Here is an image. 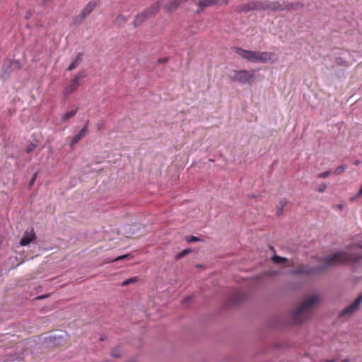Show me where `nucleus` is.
Returning <instances> with one entry per match:
<instances>
[{
  "mask_svg": "<svg viewBox=\"0 0 362 362\" xmlns=\"http://www.w3.org/2000/svg\"><path fill=\"white\" fill-rule=\"evenodd\" d=\"M187 0H170L169 3L165 4L163 7L166 12H172L175 11L182 4Z\"/></svg>",
  "mask_w": 362,
  "mask_h": 362,
  "instance_id": "obj_15",
  "label": "nucleus"
},
{
  "mask_svg": "<svg viewBox=\"0 0 362 362\" xmlns=\"http://www.w3.org/2000/svg\"><path fill=\"white\" fill-rule=\"evenodd\" d=\"M275 54L268 52H257L256 62L267 63L268 62H274Z\"/></svg>",
  "mask_w": 362,
  "mask_h": 362,
  "instance_id": "obj_11",
  "label": "nucleus"
},
{
  "mask_svg": "<svg viewBox=\"0 0 362 362\" xmlns=\"http://www.w3.org/2000/svg\"><path fill=\"white\" fill-rule=\"evenodd\" d=\"M36 238L35 233L34 232L33 229L30 230H26L22 238L20 241V245L21 246H26L28 244H30L32 241H33Z\"/></svg>",
  "mask_w": 362,
  "mask_h": 362,
  "instance_id": "obj_12",
  "label": "nucleus"
},
{
  "mask_svg": "<svg viewBox=\"0 0 362 362\" xmlns=\"http://www.w3.org/2000/svg\"><path fill=\"white\" fill-rule=\"evenodd\" d=\"M126 21H127V18L122 14L118 15L115 20V23L118 25H122V23H125Z\"/></svg>",
  "mask_w": 362,
  "mask_h": 362,
  "instance_id": "obj_21",
  "label": "nucleus"
},
{
  "mask_svg": "<svg viewBox=\"0 0 362 362\" xmlns=\"http://www.w3.org/2000/svg\"><path fill=\"white\" fill-rule=\"evenodd\" d=\"M346 169V166L344 165H339L335 170V173L337 175L341 174L344 170Z\"/></svg>",
  "mask_w": 362,
  "mask_h": 362,
  "instance_id": "obj_25",
  "label": "nucleus"
},
{
  "mask_svg": "<svg viewBox=\"0 0 362 362\" xmlns=\"http://www.w3.org/2000/svg\"><path fill=\"white\" fill-rule=\"evenodd\" d=\"M130 255H121L117 258H115L114 259V261H119V260H121V259H126V258H128Z\"/></svg>",
  "mask_w": 362,
  "mask_h": 362,
  "instance_id": "obj_32",
  "label": "nucleus"
},
{
  "mask_svg": "<svg viewBox=\"0 0 362 362\" xmlns=\"http://www.w3.org/2000/svg\"><path fill=\"white\" fill-rule=\"evenodd\" d=\"M283 213H284V208H282V207H279V208L277 209V210H276V214H277L278 216H281V215H282V214H283Z\"/></svg>",
  "mask_w": 362,
  "mask_h": 362,
  "instance_id": "obj_37",
  "label": "nucleus"
},
{
  "mask_svg": "<svg viewBox=\"0 0 362 362\" xmlns=\"http://www.w3.org/2000/svg\"><path fill=\"white\" fill-rule=\"evenodd\" d=\"M137 281H138L137 277L129 278V279L125 280L124 281H123L122 284V286H128L131 284L136 282Z\"/></svg>",
  "mask_w": 362,
  "mask_h": 362,
  "instance_id": "obj_22",
  "label": "nucleus"
},
{
  "mask_svg": "<svg viewBox=\"0 0 362 362\" xmlns=\"http://www.w3.org/2000/svg\"><path fill=\"white\" fill-rule=\"evenodd\" d=\"M336 62L339 65H346V62L344 61L342 58L339 57L336 59Z\"/></svg>",
  "mask_w": 362,
  "mask_h": 362,
  "instance_id": "obj_30",
  "label": "nucleus"
},
{
  "mask_svg": "<svg viewBox=\"0 0 362 362\" xmlns=\"http://www.w3.org/2000/svg\"><path fill=\"white\" fill-rule=\"evenodd\" d=\"M235 11L238 13H248L252 11H255V0L236 6L235 7Z\"/></svg>",
  "mask_w": 362,
  "mask_h": 362,
  "instance_id": "obj_14",
  "label": "nucleus"
},
{
  "mask_svg": "<svg viewBox=\"0 0 362 362\" xmlns=\"http://www.w3.org/2000/svg\"><path fill=\"white\" fill-rule=\"evenodd\" d=\"M354 257L346 252H337L325 258V264L315 267H309L306 264H300L290 271V274L294 275H317L331 267H335L342 264H348L354 262Z\"/></svg>",
  "mask_w": 362,
  "mask_h": 362,
  "instance_id": "obj_1",
  "label": "nucleus"
},
{
  "mask_svg": "<svg viewBox=\"0 0 362 362\" xmlns=\"http://www.w3.org/2000/svg\"><path fill=\"white\" fill-rule=\"evenodd\" d=\"M361 194H362V187H361L360 190L358 191V192L357 195H358V196H360V195H361Z\"/></svg>",
  "mask_w": 362,
  "mask_h": 362,
  "instance_id": "obj_42",
  "label": "nucleus"
},
{
  "mask_svg": "<svg viewBox=\"0 0 362 362\" xmlns=\"http://www.w3.org/2000/svg\"><path fill=\"white\" fill-rule=\"evenodd\" d=\"M331 173V171L330 170H327V171H325L324 173H322L318 175V177L320 178H325L327 177H328Z\"/></svg>",
  "mask_w": 362,
  "mask_h": 362,
  "instance_id": "obj_28",
  "label": "nucleus"
},
{
  "mask_svg": "<svg viewBox=\"0 0 362 362\" xmlns=\"http://www.w3.org/2000/svg\"><path fill=\"white\" fill-rule=\"evenodd\" d=\"M83 53L78 52L77 53L76 57L73 60V62L70 64V65L67 67L66 71H70L74 69H76L82 62L83 59Z\"/></svg>",
  "mask_w": 362,
  "mask_h": 362,
  "instance_id": "obj_17",
  "label": "nucleus"
},
{
  "mask_svg": "<svg viewBox=\"0 0 362 362\" xmlns=\"http://www.w3.org/2000/svg\"><path fill=\"white\" fill-rule=\"evenodd\" d=\"M270 250L274 251V248L272 246L270 247Z\"/></svg>",
  "mask_w": 362,
  "mask_h": 362,
  "instance_id": "obj_45",
  "label": "nucleus"
},
{
  "mask_svg": "<svg viewBox=\"0 0 362 362\" xmlns=\"http://www.w3.org/2000/svg\"><path fill=\"white\" fill-rule=\"evenodd\" d=\"M317 296H312L304 300L291 313L292 320L295 324H300L308 320L311 316V308L317 302Z\"/></svg>",
  "mask_w": 362,
  "mask_h": 362,
  "instance_id": "obj_2",
  "label": "nucleus"
},
{
  "mask_svg": "<svg viewBox=\"0 0 362 362\" xmlns=\"http://www.w3.org/2000/svg\"><path fill=\"white\" fill-rule=\"evenodd\" d=\"M88 121L86 122L85 125L79 131V132L73 137L70 142L71 148H73L75 144H76L81 139H82L86 136V134L88 132Z\"/></svg>",
  "mask_w": 362,
  "mask_h": 362,
  "instance_id": "obj_13",
  "label": "nucleus"
},
{
  "mask_svg": "<svg viewBox=\"0 0 362 362\" xmlns=\"http://www.w3.org/2000/svg\"><path fill=\"white\" fill-rule=\"evenodd\" d=\"M255 11H278L279 1H268V0H255Z\"/></svg>",
  "mask_w": 362,
  "mask_h": 362,
  "instance_id": "obj_6",
  "label": "nucleus"
},
{
  "mask_svg": "<svg viewBox=\"0 0 362 362\" xmlns=\"http://www.w3.org/2000/svg\"><path fill=\"white\" fill-rule=\"evenodd\" d=\"M162 3V0H158L149 8H147L144 11L138 13L136 16L134 21V27L139 26L142 23L146 21L147 19L155 16L159 11Z\"/></svg>",
  "mask_w": 362,
  "mask_h": 362,
  "instance_id": "obj_3",
  "label": "nucleus"
},
{
  "mask_svg": "<svg viewBox=\"0 0 362 362\" xmlns=\"http://www.w3.org/2000/svg\"><path fill=\"white\" fill-rule=\"evenodd\" d=\"M96 5V1L92 0L89 1L81 11L80 13L81 14V16H83L86 18L94 10Z\"/></svg>",
  "mask_w": 362,
  "mask_h": 362,
  "instance_id": "obj_16",
  "label": "nucleus"
},
{
  "mask_svg": "<svg viewBox=\"0 0 362 362\" xmlns=\"http://www.w3.org/2000/svg\"><path fill=\"white\" fill-rule=\"evenodd\" d=\"M37 144H35V143H30V144L28 146V147H27V148H26V152H27L28 153H30L33 152V151L35 149V148L37 147Z\"/></svg>",
  "mask_w": 362,
  "mask_h": 362,
  "instance_id": "obj_23",
  "label": "nucleus"
},
{
  "mask_svg": "<svg viewBox=\"0 0 362 362\" xmlns=\"http://www.w3.org/2000/svg\"><path fill=\"white\" fill-rule=\"evenodd\" d=\"M168 61V57L160 58L158 59V64H164V63H166Z\"/></svg>",
  "mask_w": 362,
  "mask_h": 362,
  "instance_id": "obj_34",
  "label": "nucleus"
},
{
  "mask_svg": "<svg viewBox=\"0 0 362 362\" xmlns=\"http://www.w3.org/2000/svg\"><path fill=\"white\" fill-rule=\"evenodd\" d=\"M226 0H200L198 4L197 13L202 11L204 8L214 6L216 4H227Z\"/></svg>",
  "mask_w": 362,
  "mask_h": 362,
  "instance_id": "obj_9",
  "label": "nucleus"
},
{
  "mask_svg": "<svg viewBox=\"0 0 362 362\" xmlns=\"http://www.w3.org/2000/svg\"><path fill=\"white\" fill-rule=\"evenodd\" d=\"M271 259L273 262L277 264H286L288 262L286 257H282L275 254L271 257Z\"/></svg>",
  "mask_w": 362,
  "mask_h": 362,
  "instance_id": "obj_19",
  "label": "nucleus"
},
{
  "mask_svg": "<svg viewBox=\"0 0 362 362\" xmlns=\"http://www.w3.org/2000/svg\"><path fill=\"white\" fill-rule=\"evenodd\" d=\"M360 304L362 303V292L359 294V296L356 299Z\"/></svg>",
  "mask_w": 362,
  "mask_h": 362,
  "instance_id": "obj_38",
  "label": "nucleus"
},
{
  "mask_svg": "<svg viewBox=\"0 0 362 362\" xmlns=\"http://www.w3.org/2000/svg\"><path fill=\"white\" fill-rule=\"evenodd\" d=\"M78 108L76 107L74 110H71L69 112L65 113L61 119L62 123H65L67 120H69L70 118L74 117L77 112Z\"/></svg>",
  "mask_w": 362,
  "mask_h": 362,
  "instance_id": "obj_18",
  "label": "nucleus"
},
{
  "mask_svg": "<svg viewBox=\"0 0 362 362\" xmlns=\"http://www.w3.org/2000/svg\"><path fill=\"white\" fill-rule=\"evenodd\" d=\"M303 4L300 2H288L283 1L281 3L279 1L278 11H291V10H299L303 7Z\"/></svg>",
  "mask_w": 362,
  "mask_h": 362,
  "instance_id": "obj_8",
  "label": "nucleus"
},
{
  "mask_svg": "<svg viewBox=\"0 0 362 362\" xmlns=\"http://www.w3.org/2000/svg\"><path fill=\"white\" fill-rule=\"evenodd\" d=\"M361 163V161L359 160H356L354 161V164L356 165H358Z\"/></svg>",
  "mask_w": 362,
  "mask_h": 362,
  "instance_id": "obj_41",
  "label": "nucleus"
},
{
  "mask_svg": "<svg viewBox=\"0 0 362 362\" xmlns=\"http://www.w3.org/2000/svg\"><path fill=\"white\" fill-rule=\"evenodd\" d=\"M49 0H43L44 1V4H46L47 2H48Z\"/></svg>",
  "mask_w": 362,
  "mask_h": 362,
  "instance_id": "obj_46",
  "label": "nucleus"
},
{
  "mask_svg": "<svg viewBox=\"0 0 362 362\" xmlns=\"http://www.w3.org/2000/svg\"><path fill=\"white\" fill-rule=\"evenodd\" d=\"M192 299L193 297L192 296H187L182 300V304L187 305L192 302Z\"/></svg>",
  "mask_w": 362,
  "mask_h": 362,
  "instance_id": "obj_26",
  "label": "nucleus"
},
{
  "mask_svg": "<svg viewBox=\"0 0 362 362\" xmlns=\"http://www.w3.org/2000/svg\"><path fill=\"white\" fill-rule=\"evenodd\" d=\"M37 173L33 174V177H32L31 180L29 182V187L33 186V185L34 184L35 180L37 178Z\"/></svg>",
  "mask_w": 362,
  "mask_h": 362,
  "instance_id": "obj_31",
  "label": "nucleus"
},
{
  "mask_svg": "<svg viewBox=\"0 0 362 362\" xmlns=\"http://www.w3.org/2000/svg\"><path fill=\"white\" fill-rule=\"evenodd\" d=\"M52 338H53V341H54V343H55V340H56L57 339H58L57 343H60L59 340H61V339H62V336H57V337L54 336V337H52Z\"/></svg>",
  "mask_w": 362,
  "mask_h": 362,
  "instance_id": "obj_39",
  "label": "nucleus"
},
{
  "mask_svg": "<svg viewBox=\"0 0 362 362\" xmlns=\"http://www.w3.org/2000/svg\"><path fill=\"white\" fill-rule=\"evenodd\" d=\"M254 76V71L247 70H233L228 74L230 80L241 84L249 83Z\"/></svg>",
  "mask_w": 362,
  "mask_h": 362,
  "instance_id": "obj_4",
  "label": "nucleus"
},
{
  "mask_svg": "<svg viewBox=\"0 0 362 362\" xmlns=\"http://www.w3.org/2000/svg\"><path fill=\"white\" fill-rule=\"evenodd\" d=\"M86 77L85 71L78 72L74 78L71 81L70 83L64 88L63 93L67 96L71 95L75 90L78 88L82 83V80Z\"/></svg>",
  "mask_w": 362,
  "mask_h": 362,
  "instance_id": "obj_5",
  "label": "nucleus"
},
{
  "mask_svg": "<svg viewBox=\"0 0 362 362\" xmlns=\"http://www.w3.org/2000/svg\"><path fill=\"white\" fill-rule=\"evenodd\" d=\"M104 339H105V337H104L103 336H102V337L100 338V341H103V340H104Z\"/></svg>",
  "mask_w": 362,
  "mask_h": 362,
  "instance_id": "obj_44",
  "label": "nucleus"
},
{
  "mask_svg": "<svg viewBox=\"0 0 362 362\" xmlns=\"http://www.w3.org/2000/svg\"><path fill=\"white\" fill-rule=\"evenodd\" d=\"M46 298V296H38V297L37 298V299H43V298Z\"/></svg>",
  "mask_w": 362,
  "mask_h": 362,
  "instance_id": "obj_43",
  "label": "nucleus"
},
{
  "mask_svg": "<svg viewBox=\"0 0 362 362\" xmlns=\"http://www.w3.org/2000/svg\"><path fill=\"white\" fill-rule=\"evenodd\" d=\"M360 305L361 304L355 300L353 303L348 305L340 312L339 317H344L351 316L358 309Z\"/></svg>",
  "mask_w": 362,
  "mask_h": 362,
  "instance_id": "obj_10",
  "label": "nucleus"
},
{
  "mask_svg": "<svg viewBox=\"0 0 362 362\" xmlns=\"http://www.w3.org/2000/svg\"><path fill=\"white\" fill-rule=\"evenodd\" d=\"M326 188H327V185H326V184H322V185H321L318 187L317 190H318V192H323L326 189Z\"/></svg>",
  "mask_w": 362,
  "mask_h": 362,
  "instance_id": "obj_33",
  "label": "nucleus"
},
{
  "mask_svg": "<svg viewBox=\"0 0 362 362\" xmlns=\"http://www.w3.org/2000/svg\"><path fill=\"white\" fill-rule=\"evenodd\" d=\"M31 16H32V12L30 11H29L26 12L25 18L26 19H29L31 17Z\"/></svg>",
  "mask_w": 362,
  "mask_h": 362,
  "instance_id": "obj_40",
  "label": "nucleus"
},
{
  "mask_svg": "<svg viewBox=\"0 0 362 362\" xmlns=\"http://www.w3.org/2000/svg\"><path fill=\"white\" fill-rule=\"evenodd\" d=\"M187 240L189 243L191 242H197V241H199L200 239L196 236H193V235H190L189 237L187 238Z\"/></svg>",
  "mask_w": 362,
  "mask_h": 362,
  "instance_id": "obj_27",
  "label": "nucleus"
},
{
  "mask_svg": "<svg viewBox=\"0 0 362 362\" xmlns=\"http://www.w3.org/2000/svg\"><path fill=\"white\" fill-rule=\"evenodd\" d=\"M104 125H105V123H104L103 121L98 122V124H97L98 129V130L102 129L103 128Z\"/></svg>",
  "mask_w": 362,
  "mask_h": 362,
  "instance_id": "obj_35",
  "label": "nucleus"
},
{
  "mask_svg": "<svg viewBox=\"0 0 362 362\" xmlns=\"http://www.w3.org/2000/svg\"><path fill=\"white\" fill-rule=\"evenodd\" d=\"M190 252H191L190 248L185 249L182 252H179L176 257L177 258H181V257H184L185 255H187L188 253H189Z\"/></svg>",
  "mask_w": 362,
  "mask_h": 362,
  "instance_id": "obj_24",
  "label": "nucleus"
},
{
  "mask_svg": "<svg viewBox=\"0 0 362 362\" xmlns=\"http://www.w3.org/2000/svg\"><path fill=\"white\" fill-rule=\"evenodd\" d=\"M111 356L114 358H119L120 357V352L117 349H114L111 353Z\"/></svg>",
  "mask_w": 362,
  "mask_h": 362,
  "instance_id": "obj_29",
  "label": "nucleus"
},
{
  "mask_svg": "<svg viewBox=\"0 0 362 362\" xmlns=\"http://www.w3.org/2000/svg\"><path fill=\"white\" fill-rule=\"evenodd\" d=\"M84 19L85 18L81 16V14L79 13L73 18V24L74 25H79L83 23Z\"/></svg>",
  "mask_w": 362,
  "mask_h": 362,
  "instance_id": "obj_20",
  "label": "nucleus"
},
{
  "mask_svg": "<svg viewBox=\"0 0 362 362\" xmlns=\"http://www.w3.org/2000/svg\"><path fill=\"white\" fill-rule=\"evenodd\" d=\"M287 204V201L286 199H281L279 202V207L284 208Z\"/></svg>",
  "mask_w": 362,
  "mask_h": 362,
  "instance_id": "obj_36",
  "label": "nucleus"
},
{
  "mask_svg": "<svg viewBox=\"0 0 362 362\" xmlns=\"http://www.w3.org/2000/svg\"><path fill=\"white\" fill-rule=\"evenodd\" d=\"M235 52L250 62L256 63L257 51L246 50L240 47H233Z\"/></svg>",
  "mask_w": 362,
  "mask_h": 362,
  "instance_id": "obj_7",
  "label": "nucleus"
}]
</instances>
